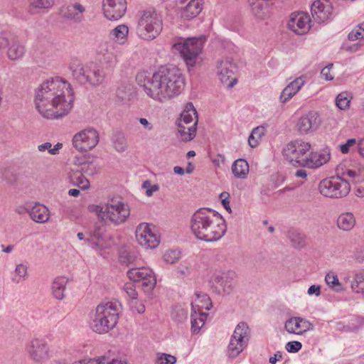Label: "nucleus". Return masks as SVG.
Returning <instances> with one entry per match:
<instances>
[{"mask_svg": "<svg viewBox=\"0 0 364 364\" xmlns=\"http://www.w3.org/2000/svg\"><path fill=\"white\" fill-rule=\"evenodd\" d=\"M73 95L67 81L60 77L47 80L35 90L36 108L44 118H61L73 107Z\"/></svg>", "mask_w": 364, "mask_h": 364, "instance_id": "f257e3e1", "label": "nucleus"}, {"mask_svg": "<svg viewBox=\"0 0 364 364\" xmlns=\"http://www.w3.org/2000/svg\"><path fill=\"white\" fill-rule=\"evenodd\" d=\"M136 81L148 96L159 102L178 95L185 87L181 71L172 65L160 67L151 77L146 72H140Z\"/></svg>", "mask_w": 364, "mask_h": 364, "instance_id": "f03ea898", "label": "nucleus"}, {"mask_svg": "<svg viewBox=\"0 0 364 364\" xmlns=\"http://www.w3.org/2000/svg\"><path fill=\"white\" fill-rule=\"evenodd\" d=\"M336 175L321 180L318 190L321 195L332 198L347 196L350 191V181L358 183L364 181V166L344 161L336 168Z\"/></svg>", "mask_w": 364, "mask_h": 364, "instance_id": "7ed1b4c3", "label": "nucleus"}, {"mask_svg": "<svg viewBox=\"0 0 364 364\" xmlns=\"http://www.w3.org/2000/svg\"><path fill=\"white\" fill-rule=\"evenodd\" d=\"M191 230L198 240L208 242L219 240L227 231L225 220L216 210L201 208L191 219Z\"/></svg>", "mask_w": 364, "mask_h": 364, "instance_id": "20e7f679", "label": "nucleus"}, {"mask_svg": "<svg viewBox=\"0 0 364 364\" xmlns=\"http://www.w3.org/2000/svg\"><path fill=\"white\" fill-rule=\"evenodd\" d=\"M119 306L117 302L112 301L98 304L91 318V328L98 333H105L113 329L118 322Z\"/></svg>", "mask_w": 364, "mask_h": 364, "instance_id": "39448f33", "label": "nucleus"}, {"mask_svg": "<svg viewBox=\"0 0 364 364\" xmlns=\"http://www.w3.org/2000/svg\"><path fill=\"white\" fill-rule=\"evenodd\" d=\"M163 28L162 19L155 11H144L141 13L136 28L141 38L151 41L156 38Z\"/></svg>", "mask_w": 364, "mask_h": 364, "instance_id": "423d86ee", "label": "nucleus"}, {"mask_svg": "<svg viewBox=\"0 0 364 364\" xmlns=\"http://www.w3.org/2000/svg\"><path fill=\"white\" fill-rule=\"evenodd\" d=\"M70 69L75 79L82 85L89 84L97 86L102 84L105 79L102 68L93 62L76 67L72 65Z\"/></svg>", "mask_w": 364, "mask_h": 364, "instance_id": "0eeeda50", "label": "nucleus"}, {"mask_svg": "<svg viewBox=\"0 0 364 364\" xmlns=\"http://www.w3.org/2000/svg\"><path fill=\"white\" fill-rule=\"evenodd\" d=\"M251 330L245 322H240L235 328L228 346L226 355L229 358H237L248 346Z\"/></svg>", "mask_w": 364, "mask_h": 364, "instance_id": "6e6552de", "label": "nucleus"}, {"mask_svg": "<svg viewBox=\"0 0 364 364\" xmlns=\"http://www.w3.org/2000/svg\"><path fill=\"white\" fill-rule=\"evenodd\" d=\"M310 148L311 144L309 142L301 140L291 141L283 148L282 155L294 166L305 167Z\"/></svg>", "mask_w": 364, "mask_h": 364, "instance_id": "1a4fd4ad", "label": "nucleus"}, {"mask_svg": "<svg viewBox=\"0 0 364 364\" xmlns=\"http://www.w3.org/2000/svg\"><path fill=\"white\" fill-rule=\"evenodd\" d=\"M205 40L204 36L190 38L183 42L175 43L173 45V48L181 53L187 65L193 66L196 58L202 51Z\"/></svg>", "mask_w": 364, "mask_h": 364, "instance_id": "9d476101", "label": "nucleus"}, {"mask_svg": "<svg viewBox=\"0 0 364 364\" xmlns=\"http://www.w3.org/2000/svg\"><path fill=\"white\" fill-rule=\"evenodd\" d=\"M235 273L232 271L214 274L210 279V286L216 294H230L235 287Z\"/></svg>", "mask_w": 364, "mask_h": 364, "instance_id": "9b49d317", "label": "nucleus"}, {"mask_svg": "<svg viewBox=\"0 0 364 364\" xmlns=\"http://www.w3.org/2000/svg\"><path fill=\"white\" fill-rule=\"evenodd\" d=\"M127 275L134 283H141L145 292L151 291L156 284V276L149 267H133L129 269Z\"/></svg>", "mask_w": 364, "mask_h": 364, "instance_id": "f8f14e48", "label": "nucleus"}, {"mask_svg": "<svg viewBox=\"0 0 364 364\" xmlns=\"http://www.w3.org/2000/svg\"><path fill=\"white\" fill-rule=\"evenodd\" d=\"M105 220H109L114 225L124 223L130 215V210L127 204L122 201L112 200L105 204Z\"/></svg>", "mask_w": 364, "mask_h": 364, "instance_id": "ddd939ff", "label": "nucleus"}, {"mask_svg": "<svg viewBox=\"0 0 364 364\" xmlns=\"http://www.w3.org/2000/svg\"><path fill=\"white\" fill-rule=\"evenodd\" d=\"M28 358L36 363L42 364L50 359V348L43 338H36L30 341L26 346Z\"/></svg>", "mask_w": 364, "mask_h": 364, "instance_id": "4468645a", "label": "nucleus"}, {"mask_svg": "<svg viewBox=\"0 0 364 364\" xmlns=\"http://www.w3.org/2000/svg\"><path fill=\"white\" fill-rule=\"evenodd\" d=\"M99 141L96 129L88 128L75 134L73 138V146L80 151H87L95 148Z\"/></svg>", "mask_w": 364, "mask_h": 364, "instance_id": "2eb2a0df", "label": "nucleus"}, {"mask_svg": "<svg viewBox=\"0 0 364 364\" xmlns=\"http://www.w3.org/2000/svg\"><path fill=\"white\" fill-rule=\"evenodd\" d=\"M105 229L101 223H96L92 230H90L85 237L82 232H78L77 236L80 240H84L89 247L100 250L105 248V241L103 237Z\"/></svg>", "mask_w": 364, "mask_h": 364, "instance_id": "dca6fc26", "label": "nucleus"}, {"mask_svg": "<svg viewBox=\"0 0 364 364\" xmlns=\"http://www.w3.org/2000/svg\"><path fill=\"white\" fill-rule=\"evenodd\" d=\"M135 235L138 243L145 248H155L159 243L157 235L154 233L149 224H139L136 229Z\"/></svg>", "mask_w": 364, "mask_h": 364, "instance_id": "f3484780", "label": "nucleus"}, {"mask_svg": "<svg viewBox=\"0 0 364 364\" xmlns=\"http://www.w3.org/2000/svg\"><path fill=\"white\" fill-rule=\"evenodd\" d=\"M217 70L220 80L228 87H232L237 83V78L234 76L236 66L229 59L220 61Z\"/></svg>", "mask_w": 364, "mask_h": 364, "instance_id": "a211bd4d", "label": "nucleus"}, {"mask_svg": "<svg viewBox=\"0 0 364 364\" xmlns=\"http://www.w3.org/2000/svg\"><path fill=\"white\" fill-rule=\"evenodd\" d=\"M312 18L318 23L324 22L332 14V6L327 0H316L311 7Z\"/></svg>", "mask_w": 364, "mask_h": 364, "instance_id": "6ab92c4d", "label": "nucleus"}, {"mask_svg": "<svg viewBox=\"0 0 364 364\" xmlns=\"http://www.w3.org/2000/svg\"><path fill=\"white\" fill-rule=\"evenodd\" d=\"M203 299L206 302V305L200 306L198 302L200 299H195L194 301L191 304V330L193 333H198L200 328L203 326L202 323H199V320L198 318L197 311H202L203 309L208 311L212 307V302L208 294H203L202 296Z\"/></svg>", "mask_w": 364, "mask_h": 364, "instance_id": "aec40b11", "label": "nucleus"}, {"mask_svg": "<svg viewBox=\"0 0 364 364\" xmlns=\"http://www.w3.org/2000/svg\"><path fill=\"white\" fill-rule=\"evenodd\" d=\"M309 16L306 14L301 12L291 14L288 26L295 33L302 35L309 30Z\"/></svg>", "mask_w": 364, "mask_h": 364, "instance_id": "412c9836", "label": "nucleus"}, {"mask_svg": "<svg viewBox=\"0 0 364 364\" xmlns=\"http://www.w3.org/2000/svg\"><path fill=\"white\" fill-rule=\"evenodd\" d=\"M6 39L8 44L7 56L11 60H17L21 59L25 53V47L20 42L16 36L6 33Z\"/></svg>", "mask_w": 364, "mask_h": 364, "instance_id": "4be33fe9", "label": "nucleus"}, {"mask_svg": "<svg viewBox=\"0 0 364 364\" xmlns=\"http://www.w3.org/2000/svg\"><path fill=\"white\" fill-rule=\"evenodd\" d=\"M80 166L76 168H72L68 173L70 183L75 186H78L82 190H87L90 187V181L84 176L82 171L87 165L85 161L78 162Z\"/></svg>", "mask_w": 364, "mask_h": 364, "instance_id": "5701e85b", "label": "nucleus"}, {"mask_svg": "<svg viewBox=\"0 0 364 364\" xmlns=\"http://www.w3.org/2000/svg\"><path fill=\"white\" fill-rule=\"evenodd\" d=\"M318 115L316 112H309L306 116L301 117L296 123V130L301 134H306L318 127Z\"/></svg>", "mask_w": 364, "mask_h": 364, "instance_id": "b1692460", "label": "nucleus"}, {"mask_svg": "<svg viewBox=\"0 0 364 364\" xmlns=\"http://www.w3.org/2000/svg\"><path fill=\"white\" fill-rule=\"evenodd\" d=\"M331 157L330 150L326 148L319 152H311L308 155L305 167L315 168L327 163Z\"/></svg>", "mask_w": 364, "mask_h": 364, "instance_id": "393cba45", "label": "nucleus"}, {"mask_svg": "<svg viewBox=\"0 0 364 364\" xmlns=\"http://www.w3.org/2000/svg\"><path fill=\"white\" fill-rule=\"evenodd\" d=\"M305 80L304 77H299L290 82L282 92L280 100L285 103L292 98L304 85Z\"/></svg>", "mask_w": 364, "mask_h": 364, "instance_id": "a878e982", "label": "nucleus"}, {"mask_svg": "<svg viewBox=\"0 0 364 364\" xmlns=\"http://www.w3.org/2000/svg\"><path fill=\"white\" fill-rule=\"evenodd\" d=\"M54 0H28V12L31 15L43 14L53 6Z\"/></svg>", "mask_w": 364, "mask_h": 364, "instance_id": "bb28decb", "label": "nucleus"}, {"mask_svg": "<svg viewBox=\"0 0 364 364\" xmlns=\"http://www.w3.org/2000/svg\"><path fill=\"white\" fill-rule=\"evenodd\" d=\"M29 216L36 223H44L49 220V210L45 205L36 203L32 205L29 211Z\"/></svg>", "mask_w": 364, "mask_h": 364, "instance_id": "cd10ccee", "label": "nucleus"}, {"mask_svg": "<svg viewBox=\"0 0 364 364\" xmlns=\"http://www.w3.org/2000/svg\"><path fill=\"white\" fill-rule=\"evenodd\" d=\"M201 0H191L181 10V18L190 20L196 17L202 11Z\"/></svg>", "mask_w": 364, "mask_h": 364, "instance_id": "c85d7f7f", "label": "nucleus"}, {"mask_svg": "<svg viewBox=\"0 0 364 364\" xmlns=\"http://www.w3.org/2000/svg\"><path fill=\"white\" fill-rule=\"evenodd\" d=\"M198 120V113L195 107L191 102L186 104L184 110L181 114V117L178 119L177 124L188 125L191 123H193L196 120Z\"/></svg>", "mask_w": 364, "mask_h": 364, "instance_id": "c756f323", "label": "nucleus"}, {"mask_svg": "<svg viewBox=\"0 0 364 364\" xmlns=\"http://www.w3.org/2000/svg\"><path fill=\"white\" fill-rule=\"evenodd\" d=\"M355 218L350 212L341 213L337 219V226L343 231L351 230L355 225Z\"/></svg>", "mask_w": 364, "mask_h": 364, "instance_id": "7c9ffc66", "label": "nucleus"}, {"mask_svg": "<svg viewBox=\"0 0 364 364\" xmlns=\"http://www.w3.org/2000/svg\"><path fill=\"white\" fill-rule=\"evenodd\" d=\"M198 120L196 119L191 125L178 124V133L181 139L183 141H191L196 134Z\"/></svg>", "mask_w": 364, "mask_h": 364, "instance_id": "2f4dec72", "label": "nucleus"}, {"mask_svg": "<svg viewBox=\"0 0 364 364\" xmlns=\"http://www.w3.org/2000/svg\"><path fill=\"white\" fill-rule=\"evenodd\" d=\"M85 11V8L80 4L76 3L67 6L66 11L63 15L65 18L73 20L75 22L82 21V14Z\"/></svg>", "mask_w": 364, "mask_h": 364, "instance_id": "473e14b6", "label": "nucleus"}, {"mask_svg": "<svg viewBox=\"0 0 364 364\" xmlns=\"http://www.w3.org/2000/svg\"><path fill=\"white\" fill-rule=\"evenodd\" d=\"M232 172L237 178H245L249 172L248 163L243 159H238L235 160L232 166Z\"/></svg>", "mask_w": 364, "mask_h": 364, "instance_id": "72a5a7b5", "label": "nucleus"}, {"mask_svg": "<svg viewBox=\"0 0 364 364\" xmlns=\"http://www.w3.org/2000/svg\"><path fill=\"white\" fill-rule=\"evenodd\" d=\"M68 279L64 277H59L55 279L52 284L53 294L57 299L62 300L65 295Z\"/></svg>", "mask_w": 364, "mask_h": 364, "instance_id": "f704fd0d", "label": "nucleus"}, {"mask_svg": "<svg viewBox=\"0 0 364 364\" xmlns=\"http://www.w3.org/2000/svg\"><path fill=\"white\" fill-rule=\"evenodd\" d=\"M129 28L125 24H121L112 30L110 35L112 36V39L119 43L124 44L127 39Z\"/></svg>", "mask_w": 364, "mask_h": 364, "instance_id": "c9c22d12", "label": "nucleus"}, {"mask_svg": "<svg viewBox=\"0 0 364 364\" xmlns=\"http://www.w3.org/2000/svg\"><path fill=\"white\" fill-rule=\"evenodd\" d=\"M299 320V316L291 317L287 320L284 323L285 330L289 333L302 335V331L300 330L301 326Z\"/></svg>", "mask_w": 364, "mask_h": 364, "instance_id": "e433bc0d", "label": "nucleus"}, {"mask_svg": "<svg viewBox=\"0 0 364 364\" xmlns=\"http://www.w3.org/2000/svg\"><path fill=\"white\" fill-rule=\"evenodd\" d=\"M102 9L105 16L110 21H117L125 14V12L118 14V9L114 6L102 5Z\"/></svg>", "mask_w": 364, "mask_h": 364, "instance_id": "4c0bfd02", "label": "nucleus"}, {"mask_svg": "<svg viewBox=\"0 0 364 364\" xmlns=\"http://www.w3.org/2000/svg\"><path fill=\"white\" fill-rule=\"evenodd\" d=\"M1 178L7 184L14 186L18 181V175L14 169L5 168L1 171Z\"/></svg>", "mask_w": 364, "mask_h": 364, "instance_id": "58836bf2", "label": "nucleus"}, {"mask_svg": "<svg viewBox=\"0 0 364 364\" xmlns=\"http://www.w3.org/2000/svg\"><path fill=\"white\" fill-rule=\"evenodd\" d=\"M351 288L355 292L364 294V271L355 274Z\"/></svg>", "mask_w": 364, "mask_h": 364, "instance_id": "ea45409f", "label": "nucleus"}, {"mask_svg": "<svg viewBox=\"0 0 364 364\" xmlns=\"http://www.w3.org/2000/svg\"><path fill=\"white\" fill-rule=\"evenodd\" d=\"M288 238L295 248H301L304 245V236L296 230L289 231Z\"/></svg>", "mask_w": 364, "mask_h": 364, "instance_id": "a19ab883", "label": "nucleus"}, {"mask_svg": "<svg viewBox=\"0 0 364 364\" xmlns=\"http://www.w3.org/2000/svg\"><path fill=\"white\" fill-rule=\"evenodd\" d=\"M352 97L350 93L347 92H343L338 94L336 99V105L341 109H346L348 108L349 104Z\"/></svg>", "mask_w": 364, "mask_h": 364, "instance_id": "79ce46f5", "label": "nucleus"}, {"mask_svg": "<svg viewBox=\"0 0 364 364\" xmlns=\"http://www.w3.org/2000/svg\"><path fill=\"white\" fill-rule=\"evenodd\" d=\"M326 284L334 290L338 291L341 290V284L339 282L338 276L333 272H328L325 277Z\"/></svg>", "mask_w": 364, "mask_h": 364, "instance_id": "37998d69", "label": "nucleus"}, {"mask_svg": "<svg viewBox=\"0 0 364 364\" xmlns=\"http://www.w3.org/2000/svg\"><path fill=\"white\" fill-rule=\"evenodd\" d=\"M112 142L115 149L119 152H123L127 149L126 140L122 134H117L112 136Z\"/></svg>", "mask_w": 364, "mask_h": 364, "instance_id": "c03bdc74", "label": "nucleus"}, {"mask_svg": "<svg viewBox=\"0 0 364 364\" xmlns=\"http://www.w3.org/2000/svg\"><path fill=\"white\" fill-rule=\"evenodd\" d=\"M181 257V252L177 250H169L164 255V259L166 263L174 264Z\"/></svg>", "mask_w": 364, "mask_h": 364, "instance_id": "a18cd8bd", "label": "nucleus"}, {"mask_svg": "<svg viewBox=\"0 0 364 364\" xmlns=\"http://www.w3.org/2000/svg\"><path fill=\"white\" fill-rule=\"evenodd\" d=\"M102 5L114 6L118 9V14L126 12L127 1L126 0H103Z\"/></svg>", "mask_w": 364, "mask_h": 364, "instance_id": "49530a36", "label": "nucleus"}, {"mask_svg": "<svg viewBox=\"0 0 364 364\" xmlns=\"http://www.w3.org/2000/svg\"><path fill=\"white\" fill-rule=\"evenodd\" d=\"M187 311L181 307L174 308L171 312L173 319L179 323H182L186 321L187 319Z\"/></svg>", "mask_w": 364, "mask_h": 364, "instance_id": "de8ad7c7", "label": "nucleus"}, {"mask_svg": "<svg viewBox=\"0 0 364 364\" xmlns=\"http://www.w3.org/2000/svg\"><path fill=\"white\" fill-rule=\"evenodd\" d=\"M73 364H87V363H85L82 361H77V362L73 363ZM88 364H127V363L125 362H123V361L117 360V359H112V360H109V358H107L102 357L101 358H99L98 360L90 362Z\"/></svg>", "mask_w": 364, "mask_h": 364, "instance_id": "09e8293b", "label": "nucleus"}, {"mask_svg": "<svg viewBox=\"0 0 364 364\" xmlns=\"http://www.w3.org/2000/svg\"><path fill=\"white\" fill-rule=\"evenodd\" d=\"M119 259L122 264L129 266L134 263L135 260V256L127 251L121 252Z\"/></svg>", "mask_w": 364, "mask_h": 364, "instance_id": "8fccbe9b", "label": "nucleus"}, {"mask_svg": "<svg viewBox=\"0 0 364 364\" xmlns=\"http://www.w3.org/2000/svg\"><path fill=\"white\" fill-rule=\"evenodd\" d=\"M176 362V357L163 353L161 355L158 357L156 364H175Z\"/></svg>", "mask_w": 364, "mask_h": 364, "instance_id": "3c124183", "label": "nucleus"}, {"mask_svg": "<svg viewBox=\"0 0 364 364\" xmlns=\"http://www.w3.org/2000/svg\"><path fill=\"white\" fill-rule=\"evenodd\" d=\"M285 348L289 353H297L301 349L302 344L296 341H289L286 344Z\"/></svg>", "mask_w": 364, "mask_h": 364, "instance_id": "603ef678", "label": "nucleus"}, {"mask_svg": "<svg viewBox=\"0 0 364 364\" xmlns=\"http://www.w3.org/2000/svg\"><path fill=\"white\" fill-rule=\"evenodd\" d=\"M105 204L103 205H92L89 206V210L92 212H96L98 218H101L102 221L105 220Z\"/></svg>", "mask_w": 364, "mask_h": 364, "instance_id": "864d4df0", "label": "nucleus"}, {"mask_svg": "<svg viewBox=\"0 0 364 364\" xmlns=\"http://www.w3.org/2000/svg\"><path fill=\"white\" fill-rule=\"evenodd\" d=\"M124 291L127 295L132 299H135L137 297V293L136 291L135 286L133 283H127L124 287Z\"/></svg>", "mask_w": 364, "mask_h": 364, "instance_id": "5fc2aeb1", "label": "nucleus"}, {"mask_svg": "<svg viewBox=\"0 0 364 364\" xmlns=\"http://www.w3.org/2000/svg\"><path fill=\"white\" fill-rule=\"evenodd\" d=\"M299 321L300 322V330L302 331V334L308 331H311L314 329V325L306 319L299 317Z\"/></svg>", "mask_w": 364, "mask_h": 364, "instance_id": "6e6d98bb", "label": "nucleus"}, {"mask_svg": "<svg viewBox=\"0 0 364 364\" xmlns=\"http://www.w3.org/2000/svg\"><path fill=\"white\" fill-rule=\"evenodd\" d=\"M28 267L26 264H17L15 269L16 274L22 277L23 279H26V277L27 275Z\"/></svg>", "mask_w": 364, "mask_h": 364, "instance_id": "4d7b16f0", "label": "nucleus"}, {"mask_svg": "<svg viewBox=\"0 0 364 364\" xmlns=\"http://www.w3.org/2000/svg\"><path fill=\"white\" fill-rule=\"evenodd\" d=\"M355 139H349L347 141L340 145V150L343 154H348L350 151V147L355 144Z\"/></svg>", "mask_w": 364, "mask_h": 364, "instance_id": "13d9d810", "label": "nucleus"}, {"mask_svg": "<svg viewBox=\"0 0 364 364\" xmlns=\"http://www.w3.org/2000/svg\"><path fill=\"white\" fill-rule=\"evenodd\" d=\"M333 64H329L325 68H323L321 71V75L322 77L324 78L326 80H331L333 79V75L330 74V70Z\"/></svg>", "mask_w": 364, "mask_h": 364, "instance_id": "bf43d9fd", "label": "nucleus"}, {"mask_svg": "<svg viewBox=\"0 0 364 364\" xmlns=\"http://www.w3.org/2000/svg\"><path fill=\"white\" fill-rule=\"evenodd\" d=\"M362 35V33L357 29L353 30L351 32H350L348 37L350 41H353L360 38H363L364 37H363Z\"/></svg>", "mask_w": 364, "mask_h": 364, "instance_id": "052dcab7", "label": "nucleus"}, {"mask_svg": "<svg viewBox=\"0 0 364 364\" xmlns=\"http://www.w3.org/2000/svg\"><path fill=\"white\" fill-rule=\"evenodd\" d=\"M31 207H32V205H28L26 206H23V205L18 206L16 208V213H18V215H24L26 213L29 214V211L31 210Z\"/></svg>", "mask_w": 364, "mask_h": 364, "instance_id": "680f3d73", "label": "nucleus"}, {"mask_svg": "<svg viewBox=\"0 0 364 364\" xmlns=\"http://www.w3.org/2000/svg\"><path fill=\"white\" fill-rule=\"evenodd\" d=\"M6 41L7 40L6 39V33H2L0 36V57L3 53L4 49L6 47V45L8 44Z\"/></svg>", "mask_w": 364, "mask_h": 364, "instance_id": "e2e57ef3", "label": "nucleus"}, {"mask_svg": "<svg viewBox=\"0 0 364 364\" xmlns=\"http://www.w3.org/2000/svg\"><path fill=\"white\" fill-rule=\"evenodd\" d=\"M307 292L309 295L316 294V296H319L321 294V287L316 285H311Z\"/></svg>", "mask_w": 364, "mask_h": 364, "instance_id": "0e129e2a", "label": "nucleus"}, {"mask_svg": "<svg viewBox=\"0 0 364 364\" xmlns=\"http://www.w3.org/2000/svg\"><path fill=\"white\" fill-rule=\"evenodd\" d=\"M225 161V157L223 154H218L215 158L212 159L213 163L215 166H219L220 164H224Z\"/></svg>", "mask_w": 364, "mask_h": 364, "instance_id": "69168bd1", "label": "nucleus"}, {"mask_svg": "<svg viewBox=\"0 0 364 364\" xmlns=\"http://www.w3.org/2000/svg\"><path fill=\"white\" fill-rule=\"evenodd\" d=\"M139 121L140 124L147 130L151 131L153 129V125L149 122V121L145 118H139Z\"/></svg>", "mask_w": 364, "mask_h": 364, "instance_id": "338daca9", "label": "nucleus"}, {"mask_svg": "<svg viewBox=\"0 0 364 364\" xmlns=\"http://www.w3.org/2000/svg\"><path fill=\"white\" fill-rule=\"evenodd\" d=\"M282 358V355L280 351H277L274 356L269 358V362L271 364H275L277 360H280Z\"/></svg>", "mask_w": 364, "mask_h": 364, "instance_id": "774afa93", "label": "nucleus"}]
</instances>
